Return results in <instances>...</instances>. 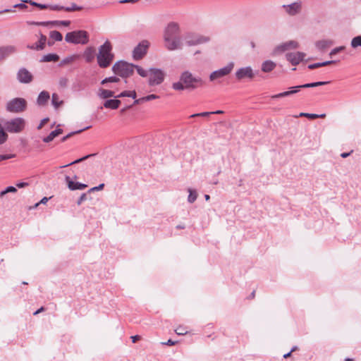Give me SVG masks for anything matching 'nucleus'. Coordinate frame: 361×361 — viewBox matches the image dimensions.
<instances>
[{
    "instance_id": "nucleus-22",
    "label": "nucleus",
    "mask_w": 361,
    "mask_h": 361,
    "mask_svg": "<svg viewBox=\"0 0 361 361\" xmlns=\"http://www.w3.org/2000/svg\"><path fill=\"white\" fill-rule=\"evenodd\" d=\"M334 44L332 40L330 39H322L316 42L315 46L317 49L320 51H324L325 49L331 47Z\"/></svg>"
},
{
    "instance_id": "nucleus-60",
    "label": "nucleus",
    "mask_w": 361,
    "mask_h": 361,
    "mask_svg": "<svg viewBox=\"0 0 361 361\" xmlns=\"http://www.w3.org/2000/svg\"><path fill=\"white\" fill-rule=\"evenodd\" d=\"M145 102H146V101L144 99V97H143L142 98L135 99L134 101V104H141V103Z\"/></svg>"
},
{
    "instance_id": "nucleus-19",
    "label": "nucleus",
    "mask_w": 361,
    "mask_h": 361,
    "mask_svg": "<svg viewBox=\"0 0 361 361\" xmlns=\"http://www.w3.org/2000/svg\"><path fill=\"white\" fill-rule=\"evenodd\" d=\"M25 3H29V0H24L22 3L16 4L14 6H13L11 8H6L4 10L0 11V15L3 13H10L15 12L14 8H18L20 10H25L27 8V6L25 4Z\"/></svg>"
},
{
    "instance_id": "nucleus-25",
    "label": "nucleus",
    "mask_w": 361,
    "mask_h": 361,
    "mask_svg": "<svg viewBox=\"0 0 361 361\" xmlns=\"http://www.w3.org/2000/svg\"><path fill=\"white\" fill-rule=\"evenodd\" d=\"M49 37L53 41L48 42L49 46H52L54 44V41H61L63 39L62 35L59 32L56 30L50 32Z\"/></svg>"
},
{
    "instance_id": "nucleus-61",
    "label": "nucleus",
    "mask_w": 361,
    "mask_h": 361,
    "mask_svg": "<svg viewBox=\"0 0 361 361\" xmlns=\"http://www.w3.org/2000/svg\"><path fill=\"white\" fill-rule=\"evenodd\" d=\"M130 338L132 339L133 343H135L140 339V336L139 335L133 336Z\"/></svg>"
},
{
    "instance_id": "nucleus-48",
    "label": "nucleus",
    "mask_w": 361,
    "mask_h": 361,
    "mask_svg": "<svg viewBox=\"0 0 361 361\" xmlns=\"http://www.w3.org/2000/svg\"><path fill=\"white\" fill-rule=\"evenodd\" d=\"M15 157V154H0V161L11 159Z\"/></svg>"
},
{
    "instance_id": "nucleus-29",
    "label": "nucleus",
    "mask_w": 361,
    "mask_h": 361,
    "mask_svg": "<svg viewBox=\"0 0 361 361\" xmlns=\"http://www.w3.org/2000/svg\"><path fill=\"white\" fill-rule=\"evenodd\" d=\"M47 42V37L42 34H40V38L38 42L36 43L37 50H42L45 47Z\"/></svg>"
},
{
    "instance_id": "nucleus-4",
    "label": "nucleus",
    "mask_w": 361,
    "mask_h": 361,
    "mask_svg": "<svg viewBox=\"0 0 361 361\" xmlns=\"http://www.w3.org/2000/svg\"><path fill=\"white\" fill-rule=\"evenodd\" d=\"M0 120L6 130L11 133H19L25 127V120L23 118L17 117L10 120Z\"/></svg>"
},
{
    "instance_id": "nucleus-26",
    "label": "nucleus",
    "mask_w": 361,
    "mask_h": 361,
    "mask_svg": "<svg viewBox=\"0 0 361 361\" xmlns=\"http://www.w3.org/2000/svg\"><path fill=\"white\" fill-rule=\"evenodd\" d=\"M59 59V56L56 54H48L44 55L42 58L40 59V62H51V61H58Z\"/></svg>"
},
{
    "instance_id": "nucleus-44",
    "label": "nucleus",
    "mask_w": 361,
    "mask_h": 361,
    "mask_svg": "<svg viewBox=\"0 0 361 361\" xmlns=\"http://www.w3.org/2000/svg\"><path fill=\"white\" fill-rule=\"evenodd\" d=\"M68 80L65 77H62L59 80V85L61 87H66L68 85Z\"/></svg>"
},
{
    "instance_id": "nucleus-1",
    "label": "nucleus",
    "mask_w": 361,
    "mask_h": 361,
    "mask_svg": "<svg viewBox=\"0 0 361 361\" xmlns=\"http://www.w3.org/2000/svg\"><path fill=\"white\" fill-rule=\"evenodd\" d=\"M180 28L178 24H168L164 30V47L169 51L182 49L183 42L179 36Z\"/></svg>"
},
{
    "instance_id": "nucleus-62",
    "label": "nucleus",
    "mask_w": 361,
    "mask_h": 361,
    "mask_svg": "<svg viewBox=\"0 0 361 361\" xmlns=\"http://www.w3.org/2000/svg\"><path fill=\"white\" fill-rule=\"evenodd\" d=\"M78 8L75 4H73L72 6V7H66V11H75V10H76Z\"/></svg>"
},
{
    "instance_id": "nucleus-64",
    "label": "nucleus",
    "mask_w": 361,
    "mask_h": 361,
    "mask_svg": "<svg viewBox=\"0 0 361 361\" xmlns=\"http://www.w3.org/2000/svg\"><path fill=\"white\" fill-rule=\"evenodd\" d=\"M54 132L58 136L63 133V130L61 128H56V130H54Z\"/></svg>"
},
{
    "instance_id": "nucleus-45",
    "label": "nucleus",
    "mask_w": 361,
    "mask_h": 361,
    "mask_svg": "<svg viewBox=\"0 0 361 361\" xmlns=\"http://www.w3.org/2000/svg\"><path fill=\"white\" fill-rule=\"evenodd\" d=\"M300 87V85L290 87L289 88L290 95L298 92L301 89H303L302 87Z\"/></svg>"
},
{
    "instance_id": "nucleus-56",
    "label": "nucleus",
    "mask_w": 361,
    "mask_h": 361,
    "mask_svg": "<svg viewBox=\"0 0 361 361\" xmlns=\"http://www.w3.org/2000/svg\"><path fill=\"white\" fill-rule=\"evenodd\" d=\"M49 199H50V197H43L39 202L35 204V207H37L39 204H46Z\"/></svg>"
},
{
    "instance_id": "nucleus-7",
    "label": "nucleus",
    "mask_w": 361,
    "mask_h": 361,
    "mask_svg": "<svg viewBox=\"0 0 361 361\" xmlns=\"http://www.w3.org/2000/svg\"><path fill=\"white\" fill-rule=\"evenodd\" d=\"M27 101L21 97H16L9 100L6 105V109L8 112L13 114H20L25 111L27 108Z\"/></svg>"
},
{
    "instance_id": "nucleus-52",
    "label": "nucleus",
    "mask_w": 361,
    "mask_h": 361,
    "mask_svg": "<svg viewBox=\"0 0 361 361\" xmlns=\"http://www.w3.org/2000/svg\"><path fill=\"white\" fill-rule=\"evenodd\" d=\"M299 87H302V88L316 87L315 82H311V83H306L304 85H300Z\"/></svg>"
},
{
    "instance_id": "nucleus-28",
    "label": "nucleus",
    "mask_w": 361,
    "mask_h": 361,
    "mask_svg": "<svg viewBox=\"0 0 361 361\" xmlns=\"http://www.w3.org/2000/svg\"><path fill=\"white\" fill-rule=\"evenodd\" d=\"M96 155V154H88V155H86L85 157H82V158H80V159H78L66 165H64V166H61V168H65V167H67L68 166H71V165H73V164H78V163H80L92 157H94Z\"/></svg>"
},
{
    "instance_id": "nucleus-36",
    "label": "nucleus",
    "mask_w": 361,
    "mask_h": 361,
    "mask_svg": "<svg viewBox=\"0 0 361 361\" xmlns=\"http://www.w3.org/2000/svg\"><path fill=\"white\" fill-rule=\"evenodd\" d=\"M120 79L116 76H111L109 78H106L102 80L101 83L102 85H105L107 82H118Z\"/></svg>"
},
{
    "instance_id": "nucleus-47",
    "label": "nucleus",
    "mask_w": 361,
    "mask_h": 361,
    "mask_svg": "<svg viewBox=\"0 0 361 361\" xmlns=\"http://www.w3.org/2000/svg\"><path fill=\"white\" fill-rule=\"evenodd\" d=\"M158 98H159V96L157 95V94H149L147 96L144 97V99L146 102L151 101V100H153V99H158Z\"/></svg>"
},
{
    "instance_id": "nucleus-3",
    "label": "nucleus",
    "mask_w": 361,
    "mask_h": 361,
    "mask_svg": "<svg viewBox=\"0 0 361 361\" xmlns=\"http://www.w3.org/2000/svg\"><path fill=\"white\" fill-rule=\"evenodd\" d=\"M111 50L112 46L109 41H106L99 47L97 59L100 68H107L111 63L114 58V55L111 52Z\"/></svg>"
},
{
    "instance_id": "nucleus-53",
    "label": "nucleus",
    "mask_w": 361,
    "mask_h": 361,
    "mask_svg": "<svg viewBox=\"0 0 361 361\" xmlns=\"http://www.w3.org/2000/svg\"><path fill=\"white\" fill-rule=\"evenodd\" d=\"M104 187V183H101L98 186L92 188L89 191L90 192H91V191H98V190H100L103 189Z\"/></svg>"
},
{
    "instance_id": "nucleus-12",
    "label": "nucleus",
    "mask_w": 361,
    "mask_h": 361,
    "mask_svg": "<svg viewBox=\"0 0 361 361\" xmlns=\"http://www.w3.org/2000/svg\"><path fill=\"white\" fill-rule=\"evenodd\" d=\"M285 12L289 16H296L302 11V3L300 0L290 4H283L281 6Z\"/></svg>"
},
{
    "instance_id": "nucleus-31",
    "label": "nucleus",
    "mask_w": 361,
    "mask_h": 361,
    "mask_svg": "<svg viewBox=\"0 0 361 361\" xmlns=\"http://www.w3.org/2000/svg\"><path fill=\"white\" fill-rule=\"evenodd\" d=\"M63 101L59 100V97L57 94L53 93L51 96V104L52 105L57 109L61 104Z\"/></svg>"
},
{
    "instance_id": "nucleus-17",
    "label": "nucleus",
    "mask_w": 361,
    "mask_h": 361,
    "mask_svg": "<svg viewBox=\"0 0 361 361\" xmlns=\"http://www.w3.org/2000/svg\"><path fill=\"white\" fill-rule=\"evenodd\" d=\"M65 180L68 185V188L71 190H84L87 187L86 184L81 183L79 182H74L71 179V178L68 176H66Z\"/></svg>"
},
{
    "instance_id": "nucleus-6",
    "label": "nucleus",
    "mask_w": 361,
    "mask_h": 361,
    "mask_svg": "<svg viewBox=\"0 0 361 361\" xmlns=\"http://www.w3.org/2000/svg\"><path fill=\"white\" fill-rule=\"evenodd\" d=\"M135 65L126 61L116 62L112 67L113 72L122 78H128L133 75Z\"/></svg>"
},
{
    "instance_id": "nucleus-58",
    "label": "nucleus",
    "mask_w": 361,
    "mask_h": 361,
    "mask_svg": "<svg viewBox=\"0 0 361 361\" xmlns=\"http://www.w3.org/2000/svg\"><path fill=\"white\" fill-rule=\"evenodd\" d=\"M330 83V81H319V82H315L316 87L327 85Z\"/></svg>"
},
{
    "instance_id": "nucleus-16",
    "label": "nucleus",
    "mask_w": 361,
    "mask_h": 361,
    "mask_svg": "<svg viewBox=\"0 0 361 361\" xmlns=\"http://www.w3.org/2000/svg\"><path fill=\"white\" fill-rule=\"evenodd\" d=\"M235 77L239 80L244 78L252 79L255 73L250 66H247L239 68L235 73Z\"/></svg>"
},
{
    "instance_id": "nucleus-39",
    "label": "nucleus",
    "mask_w": 361,
    "mask_h": 361,
    "mask_svg": "<svg viewBox=\"0 0 361 361\" xmlns=\"http://www.w3.org/2000/svg\"><path fill=\"white\" fill-rule=\"evenodd\" d=\"M344 49H345V47L344 46H341V47H336V48L333 49L330 51L329 56H332L334 55H336V54L343 51Z\"/></svg>"
},
{
    "instance_id": "nucleus-50",
    "label": "nucleus",
    "mask_w": 361,
    "mask_h": 361,
    "mask_svg": "<svg viewBox=\"0 0 361 361\" xmlns=\"http://www.w3.org/2000/svg\"><path fill=\"white\" fill-rule=\"evenodd\" d=\"M87 200V195L85 193H82L79 199L77 201V204L80 205L82 204V202Z\"/></svg>"
},
{
    "instance_id": "nucleus-5",
    "label": "nucleus",
    "mask_w": 361,
    "mask_h": 361,
    "mask_svg": "<svg viewBox=\"0 0 361 361\" xmlns=\"http://www.w3.org/2000/svg\"><path fill=\"white\" fill-rule=\"evenodd\" d=\"M65 40L75 44H86L89 42V34L82 30H74L66 35Z\"/></svg>"
},
{
    "instance_id": "nucleus-49",
    "label": "nucleus",
    "mask_w": 361,
    "mask_h": 361,
    "mask_svg": "<svg viewBox=\"0 0 361 361\" xmlns=\"http://www.w3.org/2000/svg\"><path fill=\"white\" fill-rule=\"evenodd\" d=\"M175 331L178 335H185L188 332L183 327H178Z\"/></svg>"
},
{
    "instance_id": "nucleus-9",
    "label": "nucleus",
    "mask_w": 361,
    "mask_h": 361,
    "mask_svg": "<svg viewBox=\"0 0 361 361\" xmlns=\"http://www.w3.org/2000/svg\"><path fill=\"white\" fill-rule=\"evenodd\" d=\"M184 39L186 44L191 47L208 42L209 41V37L195 33H188L184 37Z\"/></svg>"
},
{
    "instance_id": "nucleus-54",
    "label": "nucleus",
    "mask_w": 361,
    "mask_h": 361,
    "mask_svg": "<svg viewBox=\"0 0 361 361\" xmlns=\"http://www.w3.org/2000/svg\"><path fill=\"white\" fill-rule=\"evenodd\" d=\"M49 121L48 118H43L39 126H37V129H41L43 126Z\"/></svg>"
},
{
    "instance_id": "nucleus-24",
    "label": "nucleus",
    "mask_w": 361,
    "mask_h": 361,
    "mask_svg": "<svg viewBox=\"0 0 361 361\" xmlns=\"http://www.w3.org/2000/svg\"><path fill=\"white\" fill-rule=\"evenodd\" d=\"M276 64L270 60L265 61L262 64V71L264 73H269L274 70Z\"/></svg>"
},
{
    "instance_id": "nucleus-30",
    "label": "nucleus",
    "mask_w": 361,
    "mask_h": 361,
    "mask_svg": "<svg viewBox=\"0 0 361 361\" xmlns=\"http://www.w3.org/2000/svg\"><path fill=\"white\" fill-rule=\"evenodd\" d=\"M78 56L77 55H71L64 58L59 63L60 66L68 64L74 61Z\"/></svg>"
},
{
    "instance_id": "nucleus-27",
    "label": "nucleus",
    "mask_w": 361,
    "mask_h": 361,
    "mask_svg": "<svg viewBox=\"0 0 361 361\" xmlns=\"http://www.w3.org/2000/svg\"><path fill=\"white\" fill-rule=\"evenodd\" d=\"M99 97L102 99H107L110 97H115V93L112 90L100 89L99 92Z\"/></svg>"
},
{
    "instance_id": "nucleus-34",
    "label": "nucleus",
    "mask_w": 361,
    "mask_h": 361,
    "mask_svg": "<svg viewBox=\"0 0 361 361\" xmlns=\"http://www.w3.org/2000/svg\"><path fill=\"white\" fill-rule=\"evenodd\" d=\"M350 45L353 48L361 47V35H358L353 38Z\"/></svg>"
},
{
    "instance_id": "nucleus-57",
    "label": "nucleus",
    "mask_w": 361,
    "mask_h": 361,
    "mask_svg": "<svg viewBox=\"0 0 361 361\" xmlns=\"http://www.w3.org/2000/svg\"><path fill=\"white\" fill-rule=\"evenodd\" d=\"M336 63V61H326L321 62V64H322V67H323V66H326Z\"/></svg>"
},
{
    "instance_id": "nucleus-55",
    "label": "nucleus",
    "mask_w": 361,
    "mask_h": 361,
    "mask_svg": "<svg viewBox=\"0 0 361 361\" xmlns=\"http://www.w3.org/2000/svg\"><path fill=\"white\" fill-rule=\"evenodd\" d=\"M176 343V341H173L171 339H169L166 342H162V345H173Z\"/></svg>"
},
{
    "instance_id": "nucleus-40",
    "label": "nucleus",
    "mask_w": 361,
    "mask_h": 361,
    "mask_svg": "<svg viewBox=\"0 0 361 361\" xmlns=\"http://www.w3.org/2000/svg\"><path fill=\"white\" fill-rule=\"evenodd\" d=\"M17 189L13 186H8L4 190L1 191L0 195H4L8 192H16Z\"/></svg>"
},
{
    "instance_id": "nucleus-43",
    "label": "nucleus",
    "mask_w": 361,
    "mask_h": 361,
    "mask_svg": "<svg viewBox=\"0 0 361 361\" xmlns=\"http://www.w3.org/2000/svg\"><path fill=\"white\" fill-rule=\"evenodd\" d=\"M29 4H30L32 6H37V7L39 8L40 9H45L48 7V5H47V4H39V3L32 1V0H29Z\"/></svg>"
},
{
    "instance_id": "nucleus-63",
    "label": "nucleus",
    "mask_w": 361,
    "mask_h": 361,
    "mask_svg": "<svg viewBox=\"0 0 361 361\" xmlns=\"http://www.w3.org/2000/svg\"><path fill=\"white\" fill-rule=\"evenodd\" d=\"M73 88L75 90H81L83 89L82 85H80V84H78V85H73Z\"/></svg>"
},
{
    "instance_id": "nucleus-14",
    "label": "nucleus",
    "mask_w": 361,
    "mask_h": 361,
    "mask_svg": "<svg viewBox=\"0 0 361 361\" xmlns=\"http://www.w3.org/2000/svg\"><path fill=\"white\" fill-rule=\"evenodd\" d=\"M16 77L18 82L23 84H28L33 80L32 74L25 68H20Z\"/></svg>"
},
{
    "instance_id": "nucleus-51",
    "label": "nucleus",
    "mask_w": 361,
    "mask_h": 361,
    "mask_svg": "<svg viewBox=\"0 0 361 361\" xmlns=\"http://www.w3.org/2000/svg\"><path fill=\"white\" fill-rule=\"evenodd\" d=\"M309 69H315L322 67L321 62L310 64L308 66Z\"/></svg>"
},
{
    "instance_id": "nucleus-59",
    "label": "nucleus",
    "mask_w": 361,
    "mask_h": 361,
    "mask_svg": "<svg viewBox=\"0 0 361 361\" xmlns=\"http://www.w3.org/2000/svg\"><path fill=\"white\" fill-rule=\"evenodd\" d=\"M28 185V183L20 182L16 184V186L19 188H25Z\"/></svg>"
},
{
    "instance_id": "nucleus-38",
    "label": "nucleus",
    "mask_w": 361,
    "mask_h": 361,
    "mask_svg": "<svg viewBox=\"0 0 361 361\" xmlns=\"http://www.w3.org/2000/svg\"><path fill=\"white\" fill-rule=\"evenodd\" d=\"M56 137H57V135H56V133L53 131H51L49 135H47V137H44L43 138V141L44 142H50L51 141H52Z\"/></svg>"
},
{
    "instance_id": "nucleus-37",
    "label": "nucleus",
    "mask_w": 361,
    "mask_h": 361,
    "mask_svg": "<svg viewBox=\"0 0 361 361\" xmlns=\"http://www.w3.org/2000/svg\"><path fill=\"white\" fill-rule=\"evenodd\" d=\"M288 96H290L289 90L272 95L271 97V99H279V98L288 97Z\"/></svg>"
},
{
    "instance_id": "nucleus-20",
    "label": "nucleus",
    "mask_w": 361,
    "mask_h": 361,
    "mask_svg": "<svg viewBox=\"0 0 361 361\" xmlns=\"http://www.w3.org/2000/svg\"><path fill=\"white\" fill-rule=\"evenodd\" d=\"M50 99L49 93L47 91L41 92L37 99V104L40 106H45Z\"/></svg>"
},
{
    "instance_id": "nucleus-42",
    "label": "nucleus",
    "mask_w": 361,
    "mask_h": 361,
    "mask_svg": "<svg viewBox=\"0 0 361 361\" xmlns=\"http://www.w3.org/2000/svg\"><path fill=\"white\" fill-rule=\"evenodd\" d=\"M300 116L306 117L310 119H315L318 118V114H308V113H300Z\"/></svg>"
},
{
    "instance_id": "nucleus-33",
    "label": "nucleus",
    "mask_w": 361,
    "mask_h": 361,
    "mask_svg": "<svg viewBox=\"0 0 361 361\" xmlns=\"http://www.w3.org/2000/svg\"><path fill=\"white\" fill-rule=\"evenodd\" d=\"M189 195L188 197V201L190 203H193L197 197V193L195 190L190 188L188 189Z\"/></svg>"
},
{
    "instance_id": "nucleus-23",
    "label": "nucleus",
    "mask_w": 361,
    "mask_h": 361,
    "mask_svg": "<svg viewBox=\"0 0 361 361\" xmlns=\"http://www.w3.org/2000/svg\"><path fill=\"white\" fill-rule=\"evenodd\" d=\"M121 104V101L116 99H107L104 103V106L107 109H117Z\"/></svg>"
},
{
    "instance_id": "nucleus-32",
    "label": "nucleus",
    "mask_w": 361,
    "mask_h": 361,
    "mask_svg": "<svg viewBox=\"0 0 361 361\" xmlns=\"http://www.w3.org/2000/svg\"><path fill=\"white\" fill-rule=\"evenodd\" d=\"M129 97L135 99L136 92L135 91H123L118 95H116V97H115V98H120V97Z\"/></svg>"
},
{
    "instance_id": "nucleus-8",
    "label": "nucleus",
    "mask_w": 361,
    "mask_h": 361,
    "mask_svg": "<svg viewBox=\"0 0 361 361\" xmlns=\"http://www.w3.org/2000/svg\"><path fill=\"white\" fill-rule=\"evenodd\" d=\"M166 73L160 68H150L149 69V86H155L161 84L165 78Z\"/></svg>"
},
{
    "instance_id": "nucleus-46",
    "label": "nucleus",
    "mask_w": 361,
    "mask_h": 361,
    "mask_svg": "<svg viewBox=\"0 0 361 361\" xmlns=\"http://www.w3.org/2000/svg\"><path fill=\"white\" fill-rule=\"evenodd\" d=\"M91 126H87L82 129H80V130H76V131H73V132H71L70 133H68L67 135L68 137L70 138L71 136H73V135H75V134H78V133H82V131L87 130V129H89Z\"/></svg>"
},
{
    "instance_id": "nucleus-2",
    "label": "nucleus",
    "mask_w": 361,
    "mask_h": 361,
    "mask_svg": "<svg viewBox=\"0 0 361 361\" xmlns=\"http://www.w3.org/2000/svg\"><path fill=\"white\" fill-rule=\"evenodd\" d=\"M204 84L201 78L195 77L193 75L186 71L181 73L180 80L172 84V87L175 90H194Z\"/></svg>"
},
{
    "instance_id": "nucleus-11",
    "label": "nucleus",
    "mask_w": 361,
    "mask_h": 361,
    "mask_svg": "<svg viewBox=\"0 0 361 361\" xmlns=\"http://www.w3.org/2000/svg\"><path fill=\"white\" fill-rule=\"evenodd\" d=\"M234 67V63L233 62H230L227 66L213 71L209 75V80L211 81H214L218 78L224 77L228 75L233 70Z\"/></svg>"
},
{
    "instance_id": "nucleus-21",
    "label": "nucleus",
    "mask_w": 361,
    "mask_h": 361,
    "mask_svg": "<svg viewBox=\"0 0 361 361\" xmlns=\"http://www.w3.org/2000/svg\"><path fill=\"white\" fill-rule=\"evenodd\" d=\"M95 49L92 47H88L83 53V57L87 63H91L94 59Z\"/></svg>"
},
{
    "instance_id": "nucleus-41",
    "label": "nucleus",
    "mask_w": 361,
    "mask_h": 361,
    "mask_svg": "<svg viewBox=\"0 0 361 361\" xmlns=\"http://www.w3.org/2000/svg\"><path fill=\"white\" fill-rule=\"evenodd\" d=\"M211 114H212V111H210V112L205 111V112H202V113L194 114L191 115L190 117V118L200 117V116L207 117Z\"/></svg>"
},
{
    "instance_id": "nucleus-10",
    "label": "nucleus",
    "mask_w": 361,
    "mask_h": 361,
    "mask_svg": "<svg viewBox=\"0 0 361 361\" xmlns=\"http://www.w3.org/2000/svg\"><path fill=\"white\" fill-rule=\"evenodd\" d=\"M149 43L147 40L140 42L133 51V57L135 60L142 59L147 54Z\"/></svg>"
},
{
    "instance_id": "nucleus-18",
    "label": "nucleus",
    "mask_w": 361,
    "mask_h": 361,
    "mask_svg": "<svg viewBox=\"0 0 361 361\" xmlns=\"http://www.w3.org/2000/svg\"><path fill=\"white\" fill-rule=\"evenodd\" d=\"M16 51V48L15 46H13V45L0 47L1 61L4 60L10 55L14 54Z\"/></svg>"
},
{
    "instance_id": "nucleus-15",
    "label": "nucleus",
    "mask_w": 361,
    "mask_h": 361,
    "mask_svg": "<svg viewBox=\"0 0 361 361\" xmlns=\"http://www.w3.org/2000/svg\"><path fill=\"white\" fill-rule=\"evenodd\" d=\"M305 56V53L301 51L289 52L286 54V59L293 66H296L304 60Z\"/></svg>"
},
{
    "instance_id": "nucleus-35",
    "label": "nucleus",
    "mask_w": 361,
    "mask_h": 361,
    "mask_svg": "<svg viewBox=\"0 0 361 361\" xmlns=\"http://www.w3.org/2000/svg\"><path fill=\"white\" fill-rule=\"evenodd\" d=\"M135 68L137 70V73L143 78L148 77L149 71H146L143 69L142 67L139 66L135 65Z\"/></svg>"
},
{
    "instance_id": "nucleus-13",
    "label": "nucleus",
    "mask_w": 361,
    "mask_h": 361,
    "mask_svg": "<svg viewBox=\"0 0 361 361\" xmlns=\"http://www.w3.org/2000/svg\"><path fill=\"white\" fill-rule=\"evenodd\" d=\"M298 47L299 43L298 42L294 40H290L276 46L273 51V54H278L289 49H298Z\"/></svg>"
}]
</instances>
